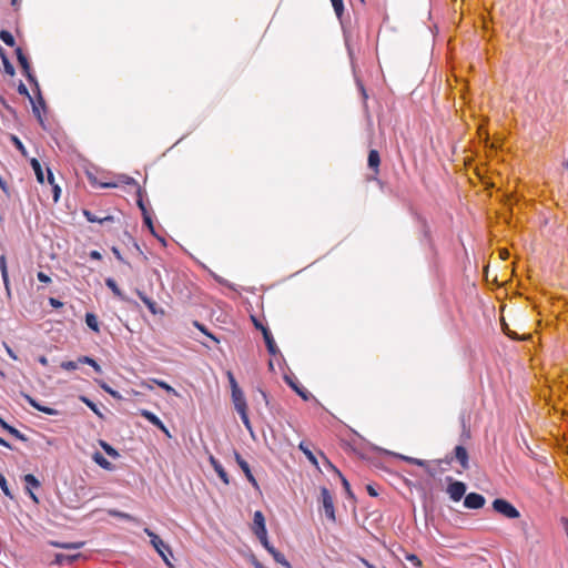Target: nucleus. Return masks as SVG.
Here are the masks:
<instances>
[{"mask_svg":"<svg viewBox=\"0 0 568 568\" xmlns=\"http://www.w3.org/2000/svg\"><path fill=\"white\" fill-rule=\"evenodd\" d=\"M144 532L150 538V542L153 546V548L156 550V552L161 556L163 561L169 568H173V565L171 564L169 556H172L171 547L164 542L155 532H153L149 528H144Z\"/></svg>","mask_w":568,"mask_h":568,"instance_id":"1","label":"nucleus"},{"mask_svg":"<svg viewBox=\"0 0 568 568\" xmlns=\"http://www.w3.org/2000/svg\"><path fill=\"white\" fill-rule=\"evenodd\" d=\"M491 506L496 513L508 519H516L520 516L518 509L506 499L497 498L493 501Z\"/></svg>","mask_w":568,"mask_h":568,"instance_id":"2","label":"nucleus"},{"mask_svg":"<svg viewBox=\"0 0 568 568\" xmlns=\"http://www.w3.org/2000/svg\"><path fill=\"white\" fill-rule=\"evenodd\" d=\"M252 530L258 539H265V536L267 535L265 518L260 510L254 513Z\"/></svg>","mask_w":568,"mask_h":568,"instance_id":"3","label":"nucleus"},{"mask_svg":"<svg viewBox=\"0 0 568 568\" xmlns=\"http://www.w3.org/2000/svg\"><path fill=\"white\" fill-rule=\"evenodd\" d=\"M454 458L459 463L460 467L466 470L469 468V457L466 448L464 446H456L454 449ZM453 457H446L445 462L450 463Z\"/></svg>","mask_w":568,"mask_h":568,"instance_id":"4","label":"nucleus"},{"mask_svg":"<svg viewBox=\"0 0 568 568\" xmlns=\"http://www.w3.org/2000/svg\"><path fill=\"white\" fill-rule=\"evenodd\" d=\"M321 497H322V504H323V508H324L326 516L331 520L334 521L335 520L334 501H333V497H332L329 490L327 488H322Z\"/></svg>","mask_w":568,"mask_h":568,"instance_id":"5","label":"nucleus"},{"mask_svg":"<svg viewBox=\"0 0 568 568\" xmlns=\"http://www.w3.org/2000/svg\"><path fill=\"white\" fill-rule=\"evenodd\" d=\"M140 415L144 417L146 420H149L152 425L158 427L161 432H163L166 437H171L170 430L165 427V425L155 414L146 409H141Z\"/></svg>","mask_w":568,"mask_h":568,"instance_id":"6","label":"nucleus"},{"mask_svg":"<svg viewBox=\"0 0 568 568\" xmlns=\"http://www.w3.org/2000/svg\"><path fill=\"white\" fill-rule=\"evenodd\" d=\"M447 493L454 501H459L466 493V485L462 481H453L448 485Z\"/></svg>","mask_w":568,"mask_h":568,"instance_id":"7","label":"nucleus"},{"mask_svg":"<svg viewBox=\"0 0 568 568\" xmlns=\"http://www.w3.org/2000/svg\"><path fill=\"white\" fill-rule=\"evenodd\" d=\"M485 505V498L480 494L470 493L464 499V506L469 509H479Z\"/></svg>","mask_w":568,"mask_h":568,"instance_id":"8","label":"nucleus"},{"mask_svg":"<svg viewBox=\"0 0 568 568\" xmlns=\"http://www.w3.org/2000/svg\"><path fill=\"white\" fill-rule=\"evenodd\" d=\"M235 460H236V464L239 465V467L243 470V473H244L245 477L247 478V480L255 488H258L257 481H256L255 477L253 476V474L251 471V468H250V465L247 464V462L244 460L239 453H235Z\"/></svg>","mask_w":568,"mask_h":568,"instance_id":"9","label":"nucleus"},{"mask_svg":"<svg viewBox=\"0 0 568 568\" xmlns=\"http://www.w3.org/2000/svg\"><path fill=\"white\" fill-rule=\"evenodd\" d=\"M232 400L237 413L247 410L246 399L241 389H235L232 392Z\"/></svg>","mask_w":568,"mask_h":568,"instance_id":"10","label":"nucleus"},{"mask_svg":"<svg viewBox=\"0 0 568 568\" xmlns=\"http://www.w3.org/2000/svg\"><path fill=\"white\" fill-rule=\"evenodd\" d=\"M261 329H262V334H263L268 353L272 355H276L278 353V348L276 346V343H275L271 332L268 331V328L263 327V326H261Z\"/></svg>","mask_w":568,"mask_h":568,"instance_id":"11","label":"nucleus"},{"mask_svg":"<svg viewBox=\"0 0 568 568\" xmlns=\"http://www.w3.org/2000/svg\"><path fill=\"white\" fill-rule=\"evenodd\" d=\"M210 464L212 465L213 469L215 470V473L217 474V476L220 477V479L225 484V485H229L230 483V478H229V475L226 473V470L224 469V467L221 465V463L214 458L213 456L210 457Z\"/></svg>","mask_w":568,"mask_h":568,"instance_id":"12","label":"nucleus"},{"mask_svg":"<svg viewBox=\"0 0 568 568\" xmlns=\"http://www.w3.org/2000/svg\"><path fill=\"white\" fill-rule=\"evenodd\" d=\"M139 298L145 304V306L148 307V310L153 314V315H156V314H162L163 313V310L159 308L158 307V304L151 300L150 297H148L143 292L141 291H138L136 292Z\"/></svg>","mask_w":568,"mask_h":568,"instance_id":"13","label":"nucleus"},{"mask_svg":"<svg viewBox=\"0 0 568 568\" xmlns=\"http://www.w3.org/2000/svg\"><path fill=\"white\" fill-rule=\"evenodd\" d=\"M288 385L296 392L298 396H301L304 400H308L312 398V394L303 386H301L297 382L292 381L291 378H285Z\"/></svg>","mask_w":568,"mask_h":568,"instance_id":"14","label":"nucleus"},{"mask_svg":"<svg viewBox=\"0 0 568 568\" xmlns=\"http://www.w3.org/2000/svg\"><path fill=\"white\" fill-rule=\"evenodd\" d=\"M24 483H26L27 489L30 493L31 498L37 501V498L33 495V493L31 491V489L32 488H38L40 486L39 480L33 475L28 474V475L24 476Z\"/></svg>","mask_w":568,"mask_h":568,"instance_id":"15","label":"nucleus"},{"mask_svg":"<svg viewBox=\"0 0 568 568\" xmlns=\"http://www.w3.org/2000/svg\"><path fill=\"white\" fill-rule=\"evenodd\" d=\"M48 171V182L52 185V196L53 201L57 203L60 199L61 189L58 184L54 183V176L50 169H47Z\"/></svg>","mask_w":568,"mask_h":568,"instance_id":"16","label":"nucleus"},{"mask_svg":"<svg viewBox=\"0 0 568 568\" xmlns=\"http://www.w3.org/2000/svg\"><path fill=\"white\" fill-rule=\"evenodd\" d=\"M83 214L87 217V220L89 222H92V223H94V222H97V223H104L106 221H112L113 220V217L111 215L99 216L95 213H93L91 211H87V210L83 212Z\"/></svg>","mask_w":568,"mask_h":568,"instance_id":"17","label":"nucleus"},{"mask_svg":"<svg viewBox=\"0 0 568 568\" xmlns=\"http://www.w3.org/2000/svg\"><path fill=\"white\" fill-rule=\"evenodd\" d=\"M2 432L7 433L9 437H13L16 439L26 440L24 436L13 427L9 426L6 422L2 420Z\"/></svg>","mask_w":568,"mask_h":568,"instance_id":"18","label":"nucleus"},{"mask_svg":"<svg viewBox=\"0 0 568 568\" xmlns=\"http://www.w3.org/2000/svg\"><path fill=\"white\" fill-rule=\"evenodd\" d=\"M17 52V58H18V61H19V64L21 65V68L23 69V71L29 74V61H28V58L27 55L23 53L22 49L21 48H18L16 50Z\"/></svg>","mask_w":568,"mask_h":568,"instance_id":"19","label":"nucleus"},{"mask_svg":"<svg viewBox=\"0 0 568 568\" xmlns=\"http://www.w3.org/2000/svg\"><path fill=\"white\" fill-rule=\"evenodd\" d=\"M105 285L112 291V293L120 297L121 300H125V297L123 296L121 290L119 288L116 282L111 278V277H108L105 278Z\"/></svg>","mask_w":568,"mask_h":568,"instance_id":"20","label":"nucleus"},{"mask_svg":"<svg viewBox=\"0 0 568 568\" xmlns=\"http://www.w3.org/2000/svg\"><path fill=\"white\" fill-rule=\"evenodd\" d=\"M85 323L94 332L99 333L100 332V327H99V322H98V317L92 314V313H87L85 315Z\"/></svg>","mask_w":568,"mask_h":568,"instance_id":"21","label":"nucleus"},{"mask_svg":"<svg viewBox=\"0 0 568 568\" xmlns=\"http://www.w3.org/2000/svg\"><path fill=\"white\" fill-rule=\"evenodd\" d=\"M379 162L381 159L378 152L376 150H371L368 153V166L371 169L377 170Z\"/></svg>","mask_w":568,"mask_h":568,"instance_id":"22","label":"nucleus"},{"mask_svg":"<svg viewBox=\"0 0 568 568\" xmlns=\"http://www.w3.org/2000/svg\"><path fill=\"white\" fill-rule=\"evenodd\" d=\"M29 403L31 406H33L36 409L45 413L48 415H58V410L51 407L42 406L39 403H37L34 399L29 398Z\"/></svg>","mask_w":568,"mask_h":568,"instance_id":"23","label":"nucleus"},{"mask_svg":"<svg viewBox=\"0 0 568 568\" xmlns=\"http://www.w3.org/2000/svg\"><path fill=\"white\" fill-rule=\"evenodd\" d=\"M271 555L276 562L283 565L285 568H292L291 564L286 560L282 552L277 551L276 549H272Z\"/></svg>","mask_w":568,"mask_h":568,"instance_id":"24","label":"nucleus"},{"mask_svg":"<svg viewBox=\"0 0 568 568\" xmlns=\"http://www.w3.org/2000/svg\"><path fill=\"white\" fill-rule=\"evenodd\" d=\"M31 165H32V169H33V171L36 173L37 180L40 183H43L44 182V174H43V171H42V168H41V164L39 163V161L36 160V159H32L31 160Z\"/></svg>","mask_w":568,"mask_h":568,"instance_id":"25","label":"nucleus"},{"mask_svg":"<svg viewBox=\"0 0 568 568\" xmlns=\"http://www.w3.org/2000/svg\"><path fill=\"white\" fill-rule=\"evenodd\" d=\"M298 448L304 453L306 458L315 466H317V459L315 455L312 453V450L308 448V446L305 443H301L298 445Z\"/></svg>","mask_w":568,"mask_h":568,"instance_id":"26","label":"nucleus"},{"mask_svg":"<svg viewBox=\"0 0 568 568\" xmlns=\"http://www.w3.org/2000/svg\"><path fill=\"white\" fill-rule=\"evenodd\" d=\"M108 513L112 517L125 519V520H129V521H138V519L135 517H133L132 515L123 513V511H120V510L110 509V510H108Z\"/></svg>","mask_w":568,"mask_h":568,"instance_id":"27","label":"nucleus"},{"mask_svg":"<svg viewBox=\"0 0 568 568\" xmlns=\"http://www.w3.org/2000/svg\"><path fill=\"white\" fill-rule=\"evenodd\" d=\"M79 362L81 364H88L90 366H92V368L98 373V374H101L102 373V369H101V366L91 357L89 356H81L79 357Z\"/></svg>","mask_w":568,"mask_h":568,"instance_id":"28","label":"nucleus"},{"mask_svg":"<svg viewBox=\"0 0 568 568\" xmlns=\"http://www.w3.org/2000/svg\"><path fill=\"white\" fill-rule=\"evenodd\" d=\"M194 326L199 328L203 334H205L213 343H220V339L215 335L211 334L203 324L195 321Z\"/></svg>","mask_w":568,"mask_h":568,"instance_id":"29","label":"nucleus"},{"mask_svg":"<svg viewBox=\"0 0 568 568\" xmlns=\"http://www.w3.org/2000/svg\"><path fill=\"white\" fill-rule=\"evenodd\" d=\"M78 557H80V555L68 556V555H63V554H58V555H55L54 562L58 564V565H62L65 561L67 562H72Z\"/></svg>","mask_w":568,"mask_h":568,"instance_id":"30","label":"nucleus"},{"mask_svg":"<svg viewBox=\"0 0 568 568\" xmlns=\"http://www.w3.org/2000/svg\"><path fill=\"white\" fill-rule=\"evenodd\" d=\"M52 545L63 549H80L83 542H52Z\"/></svg>","mask_w":568,"mask_h":568,"instance_id":"31","label":"nucleus"},{"mask_svg":"<svg viewBox=\"0 0 568 568\" xmlns=\"http://www.w3.org/2000/svg\"><path fill=\"white\" fill-rule=\"evenodd\" d=\"M152 382L154 384H156L159 387H161L162 389H164L166 393L179 396V393L172 386H170L166 382L160 381V379H153Z\"/></svg>","mask_w":568,"mask_h":568,"instance_id":"32","label":"nucleus"},{"mask_svg":"<svg viewBox=\"0 0 568 568\" xmlns=\"http://www.w3.org/2000/svg\"><path fill=\"white\" fill-rule=\"evenodd\" d=\"M336 17L341 20L344 13V3L343 0H331Z\"/></svg>","mask_w":568,"mask_h":568,"instance_id":"33","label":"nucleus"},{"mask_svg":"<svg viewBox=\"0 0 568 568\" xmlns=\"http://www.w3.org/2000/svg\"><path fill=\"white\" fill-rule=\"evenodd\" d=\"M81 400L95 414L98 415L99 417H103L102 416V413L100 412V409L98 408V406L92 402L90 400L89 398L82 396L81 397Z\"/></svg>","mask_w":568,"mask_h":568,"instance_id":"34","label":"nucleus"},{"mask_svg":"<svg viewBox=\"0 0 568 568\" xmlns=\"http://www.w3.org/2000/svg\"><path fill=\"white\" fill-rule=\"evenodd\" d=\"M405 559L410 562L415 568L422 567V560L414 554H407Z\"/></svg>","mask_w":568,"mask_h":568,"instance_id":"35","label":"nucleus"},{"mask_svg":"<svg viewBox=\"0 0 568 568\" xmlns=\"http://www.w3.org/2000/svg\"><path fill=\"white\" fill-rule=\"evenodd\" d=\"M239 415H240L245 428L252 434L253 429H252L250 418L247 416V410L241 412V413H239Z\"/></svg>","mask_w":568,"mask_h":568,"instance_id":"36","label":"nucleus"},{"mask_svg":"<svg viewBox=\"0 0 568 568\" xmlns=\"http://www.w3.org/2000/svg\"><path fill=\"white\" fill-rule=\"evenodd\" d=\"M79 363H80L79 361L78 362H73V361L62 362L61 367L65 371H75L79 367Z\"/></svg>","mask_w":568,"mask_h":568,"instance_id":"37","label":"nucleus"},{"mask_svg":"<svg viewBox=\"0 0 568 568\" xmlns=\"http://www.w3.org/2000/svg\"><path fill=\"white\" fill-rule=\"evenodd\" d=\"M94 460L103 468L110 469L111 464L100 454L94 456Z\"/></svg>","mask_w":568,"mask_h":568,"instance_id":"38","label":"nucleus"},{"mask_svg":"<svg viewBox=\"0 0 568 568\" xmlns=\"http://www.w3.org/2000/svg\"><path fill=\"white\" fill-rule=\"evenodd\" d=\"M10 140L13 142V144L16 145V148L23 154L26 155V149L22 144V142L16 136V135H12L10 134L9 135Z\"/></svg>","mask_w":568,"mask_h":568,"instance_id":"39","label":"nucleus"},{"mask_svg":"<svg viewBox=\"0 0 568 568\" xmlns=\"http://www.w3.org/2000/svg\"><path fill=\"white\" fill-rule=\"evenodd\" d=\"M2 42L6 43L7 45H13L14 38L10 32L2 30Z\"/></svg>","mask_w":568,"mask_h":568,"instance_id":"40","label":"nucleus"},{"mask_svg":"<svg viewBox=\"0 0 568 568\" xmlns=\"http://www.w3.org/2000/svg\"><path fill=\"white\" fill-rule=\"evenodd\" d=\"M101 446H102V448L104 449V452H105L109 456H111V457H116V456H118L116 450H115L113 447H111L109 444H106V443L102 442V443H101Z\"/></svg>","mask_w":568,"mask_h":568,"instance_id":"41","label":"nucleus"},{"mask_svg":"<svg viewBox=\"0 0 568 568\" xmlns=\"http://www.w3.org/2000/svg\"><path fill=\"white\" fill-rule=\"evenodd\" d=\"M2 65L4 68V71L9 74H13L14 72V69L12 67V64L7 60V58L2 54Z\"/></svg>","mask_w":568,"mask_h":568,"instance_id":"42","label":"nucleus"},{"mask_svg":"<svg viewBox=\"0 0 568 568\" xmlns=\"http://www.w3.org/2000/svg\"><path fill=\"white\" fill-rule=\"evenodd\" d=\"M503 332L513 339H518V336L515 332L510 331L508 325L504 322L503 323Z\"/></svg>","mask_w":568,"mask_h":568,"instance_id":"43","label":"nucleus"},{"mask_svg":"<svg viewBox=\"0 0 568 568\" xmlns=\"http://www.w3.org/2000/svg\"><path fill=\"white\" fill-rule=\"evenodd\" d=\"M227 376L232 392H234L235 389H241L231 372L227 373Z\"/></svg>","mask_w":568,"mask_h":568,"instance_id":"44","label":"nucleus"},{"mask_svg":"<svg viewBox=\"0 0 568 568\" xmlns=\"http://www.w3.org/2000/svg\"><path fill=\"white\" fill-rule=\"evenodd\" d=\"M1 274H2V280L4 282V285H6V290H7L8 294H10L9 286H8V281H7L6 266H4V261L3 260H2V271H1Z\"/></svg>","mask_w":568,"mask_h":568,"instance_id":"45","label":"nucleus"},{"mask_svg":"<svg viewBox=\"0 0 568 568\" xmlns=\"http://www.w3.org/2000/svg\"><path fill=\"white\" fill-rule=\"evenodd\" d=\"M261 541V544L263 545V547L271 554V550L272 549H275L272 545H270L268 542V539H267V535L265 536V539H258Z\"/></svg>","mask_w":568,"mask_h":568,"instance_id":"46","label":"nucleus"},{"mask_svg":"<svg viewBox=\"0 0 568 568\" xmlns=\"http://www.w3.org/2000/svg\"><path fill=\"white\" fill-rule=\"evenodd\" d=\"M38 280L42 283H50L51 278L43 272H39L37 275Z\"/></svg>","mask_w":568,"mask_h":568,"instance_id":"47","label":"nucleus"},{"mask_svg":"<svg viewBox=\"0 0 568 568\" xmlns=\"http://www.w3.org/2000/svg\"><path fill=\"white\" fill-rule=\"evenodd\" d=\"M406 460L410 464L417 465V466H424V462L420 459L408 457Z\"/></svg>","mask_w":568,"mask_h":568,"instance_id":"48","label":"nucleus"},{"mask_svg":"<svg viewBox=\"0 0 568 568\" xmlns=\"http://www.w3.org/2000/svg\"><path fill=\"white\" fill-rule=\"evenodd\" d=\"M49 303H50V305H51V306H53V307H55V308H59V307H61V306H62V303H61L60 301H58V300L53 298V297H51V298L49 300Z\"/></svg>","mask_w":568,"mask_h":568,"instance_id":"49","label":"nucleus"},{"mask_svg":"<svg viewBox=\"0 0 568 568\" xmlns=\"http://www.w3.org/2000/svg\"><path fill=\"white\" fill-rule=\"evenodd\" d=\"M90 257H91L92 260H98V261H100V260L102 258V255H101V254H100V252H98V251H91V252H90Z\"/></svg>","mask_w":568,"mask_h":568,"instance_id":"50","label":"nucleus"},{"mask_svg":"<svg viewBox=\"0 0 568 568\" xmlns=\"http://www.w3.org/2000/svg\"><path fill=\"white\" fill-rule=\"evenodd\" d=\"M561 524H562L566 535L568 536V518L562 517Z\"/></svg>","mask_w":568,"mask_h":568,"instance_id":"51","label":"nucleus"},{"mask_svg":"<svg viewBox=\"0 0 568 568\" xmlns=\"http://www.w3.org/2000/svg\"><path fill=\"white\" fill-rule=\"evenodd\" d=\"M112 253L114 254V256L119 260V261H122V255L120 253V251L116 248V247H112Z\"/></svg>","mask_w":568,"mask_h":568,"instance_id":"52","label":"nucleus"},{"mask_svg":"<svg viewBox=\"0 0 568 568\" xmlns=\"http://www.w3.org/2000/svg\"><path fill=\"white\" fill-rule=\"evenodd\" d=\"M1 489H2V493L6 494V495H10L9 494V490L6 486V479L2 477V486H1Z\"/></svg>","mask_w":568,"mask_h":568,"instance_id":"53","label":"nucleus"},{"mask_svg":"<svg viewBox=\"0 0 568 568\" xmlns=\"http://www.w3.org/2000/svg\"><path fill=\"white\" fill-rule=\"evenodd\" d=\"M2 345L6 347L7 353H8L12 358H14V359H16L17 357H16V355L13 354L12 349H11L9 346H7L6 344H3V343H2Z\"/></svg>","mask_w":568,"mask_h":568,"instance_id":"54","label":"nucleus"},{"mask_svg":"<svg viewBox=\"0 0 568 568\" xmlns=\"http://www.w3.org/2000/svg\"><path fill=\"white\" fill-rule=\"evenodd\" d=\"M1 444L4 447H9V448L12 447L11 443H9L8 439H6L4 437H2Z\"/></svg>","mask_w":568,"mask_h":568,"instance_id":"55","label":"nucleus"},{"mask_svg":"<svg viewBox=\"0 0 568 568\" xmlns=\"http://www.w3.org/2000/svg\"><path fill=\"white\" fill-rule=\"evenodd\" d=\"M367 491L371 496H377L376 490L372 486H367Z\"/></svg>","mask_w":568,"mask_h":568,"instance_id":"56","label":"nucleus"},{"mask_svg":"<svg viewBox=\"0 0 568 568\" xmlns=\"http://www.w3.org/2000/svg\"><path fill=\"white\" fill-rule=\"evenodd\" d=\"M144 223L150 227L152 229V221L149 216L144 215Z\"/></svg>","mask_w":568,"mask_h":568,"instance_id":"57","label":"nucleus"},{"mask_svg":"<svg viewBox=\"0 0 568 568\" xmlns=\"http://www.w3.org/2000/svg\"><path fill=\"white\" fill-rule=\"evenodd\" d=\"M39 362L41 365L47 366L48 365V358L45 356H41L39 358Z\"/></svg>","mask_w":568,"mask_h":568,"instance_id":"58","label":"nucleus"},{"mask_svg":"<svg viewBox=\"0 0 568 568\" xmlns=\"http://www.w3.org/2000/svg\"><path fill=\"white\" fill-rule=\"evenodd\" d=\"M342 481H343V486L346 489V491H349V484H348V481L344 477H342Z\"/></svg>","mask_w":568,"mask_h":568,"instance_id":"59","label":"nucleus"},{"mask_svg":"<svg viewBox=\"0 0 568 568\" xmlns=\"http://www.w3.org/2000/svg\"><path fill=\"white\" fill-rule=\"evenodd\" d=\"M20 92H23V93L28 94L27 89H26V87L23 84L20 85Z\"/></svg>","mask_w":568,"mask_h":568,"instance_id":"60","label":"nucleus"},{"mask_svg":"<svg viewBox=\"0 0 568 568\" xmlns=\"http://www.w3.org/2000/svg\"><path fill=\"white\" fill-rule=\"evenodd\" d=\"M103 388H104L106 392H109L110 394L114 395V392H112L109 387L103 386Z\"/></svg>","mask_w":568,"mask_h":568,"instance_id":"61","label":"nucleus"},{"mask_svg":"<svg viewBox=\"0 0 568 568\" xmlns=\"http://www.w3.org/2000/svg\"><path fill=\"white\" fill-rule=\"evenodd\" d=\"M202 344H203V346H205V347H207V348H210V347H211V346H210L209 344H206V343H202Z\"/></svg>","mask_w":568,"mask_h":568,"instance_id":"62","label":"nucleus"},{"mask_svg":"<svg viewBox=\"0 0 568 568\" xmlns=\"http://www.w3.org/2000/svg\"><path fill=\"white\" fill-rule=\"evenodd\" d=\"M565 166L568 169V161L566 162Z\"/></svg>","mask_w":568,"mask_h":568,"instance_id":"63","label":"nucleus"},{"mask_svg":"<svg viewBox=\"0 0 568 568\" xmlns=\"http://www.w3.org/2000/svg\"><path fill=\"white\" fill-rule=\"evenodd\" d=\"M17 0H12V3L16 4Z\"/></svg>","mask_w":568,"mask_h":568,"instance_id":"64","label":"nucleus"}]
</instances>
